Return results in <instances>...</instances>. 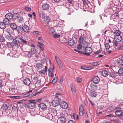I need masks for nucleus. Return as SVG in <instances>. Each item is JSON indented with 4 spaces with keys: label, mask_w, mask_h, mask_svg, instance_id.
Wrapping results in <instances>:
<instances>
[{
    "label": "nucleus",
    "mask_w": 123,
    "mask_h": 123,
    "mask_svg": "<svg viewBox=\"0 0 123 123\" xmlns=\"http://www.w3.org/2000/svg\"><path fill=\"white\" fill-rule=\"evenodd\" d=\"M15 38L13 39L12 42L14 46L18 48L20 47V44L23 43L26 44L27 42L25 40L23 39L20 36L15 37Z\"/></svg>",
    "instance_id": "f257e3e1"
},
{
    "label": "nucleus",
    "mask_w": 123,
    "mask_h": 123,
    "mask_svg": "<svg viewBox=\"0 0 123 123\" xmlns=\"http://www.w3.org/2000/svg\"><path fill=\"white\" fill-rule=\"evenodd\" d=\"M29 103L27 105V107L30 109H33L35 106L36 103V100H31L29 101Z\"/></svg>",
    "instance_id": "f03ea898"
},
{
    "label": "nucleus",
    "mask_w": 123,
    "mask_h": 123,
    "mask_svg": "<svg viewBox=\"0 0 123 123\" xmlns=\"http://www.w3.org/2000/svg\"><path fill=\"white\" fill-rule=\"evenodd\" d=\"M92 51L91 48L87 47L85 49V52L83 53V55H86L89 56L90 55V54L91 53Z\"/></svg>",
    "instance_id": "7ed1b4c3"
},
{
    "label": "nucleus",
    "mask_w": 123,
    "mask_h": 123,
    "mask_svg": "<svg viewBox=\"0 0 123 123\" xmlns=\"http://www.w3.org/2000/svg\"><path fill=\"white\" fill-rule=\"evenodd\" d=\"M60 117L58 118L60 122L62 123H64L66 121V118L65 117L64 115L63 114L62 112H61L60 113Z\"/></svg>",
    "instance_id": "20e7f679"
},
{
    "label": "nucleus",
    "mask_w": 123,
    "mask_h": 123,
    "mask_svg": "<svg viewBox=\"0 0 123 123\" xmlns=\"http://www.w3.org/2000/svg\"><path fill=\"white\" fill-rule=\"evenodd\" d=\"M38 12L40 18H43L46 17L45 14L43 12L42 10L41 9H39Z\"/></svg>",
    "instance_id": "39448f33"
},
{
    "label": "nucleus",
    "mask_w": 123,
    "mask_h": 123,
    "mask_svg": "<svg viewBox=\"0 0 123 123\" xmlns=\"http://www.w3.org/2000/svg\"><path fill=\"white\" fill-rule=\"evenodd\" d=\"M60 105L61 107L63 109H66L68 107V104L65 101H62L61 102V104Z\"/></svg>",
    "instance_id": "423d86ee"
},
{
    "label": "nucleus",
    "mask_w": 123,
    "mask_h": 123,
    "mask_svg": "<svg viewBox=\"0 0 123 123\" xmlns=\"http://www.w3.org/2000/svg\"><path fill=\"white\" fill-rule=\"evenodd\" d=\"M22 29L23 31L26 33H28L30 30L29 27L28 25H25L22 27Z\"/></svg>",
    "instance_id": "0eeeda50"
},
{
    "label": "nucleus",
    "mask_w": 123,
    "mask_h": 123,
    "mask_svg": "<svg viewBox=\"0 0 123 123\" xmlns=\"http://www.w3.org/2000/svg\"><path fill=\"white\" fill-rule=\"evenodd\" d=\"M122 39V38L120 36H116L114 38L115 41L117 42H121Z\"/></svg>",
    "instance_id": "6e6552de"
},
{
    "label": "nucleus",
    "mask_w": 123,
    "mask_h": 123,
    "mask_svg": "<svg viewBox=\"0 0 123 123\" xmlns=\"http://www.w3.org/2000/svg\"><path fill=\"white\" fill-rule=\"evenodd\" d=\"M122 113L123 111L121 110V108H117L115 112L117 116H119Z\"/></svg>",
    "instance_id": "1a4fd4ad"
},
{
    "label": "nucleus",
    "mask_w": 123,
    "mask_h": 123,
    "mask_svg": "<svg viewBox=\"0 0 123 123\" xmlns=\"http://www.w3.org/2000/svg\"><path fill=\"white\" fill-rule=\"evenodd\" d=\"M52 105L53 106L56 107L60 105V102H58L57 100H55L53 101L52 102Z\"/></svg>",
    "instance_id": "9d476101"
},
{
    "label": "nucleus",
    "mask_w": 123,
    "mask_h": 123,
    "mask_svg": "<svg viewBox=\"0 0 123 123\" xmlns=\"http://www.w3.org/2000/svg\"><path fill=\"white\" fill-rule=\"evenodd\" d=\"M92 81L94 83L97 84L100 81L99 78L98 76H95L93 78Z\"/></svg>",
    "instance_id": "9b49d317"
},
{
    "label": "nucleus",
    "mask_w": 123,
    "mask_h": 123,
    "mask_svg": "<svg viewBox=\"0 0 123 123\" xmlns=\"http://www.w3.org/2000/svg\"><path fill=\"white\" fill-rule=\"evenodd\" d=\"M23 82L24 84L27 86H29L31 83V81L30 79L28 78L24 79Z\"/></svg>",
    "instance_id": "f8f14e48"
},
{
    "label": "nucleus",
    "mask_w": 123,
    "mask_h": 123,
    "mask_svg": "<svg viewBox=\"0 0 123 123\" xmlns=\"http://www.w3.org/2000/svg\"><path fill=\"white\" fill-rule=\"evenodd\" d=\"M25 57L30 58L31 57L32 54L30 51H25Z\"/></svg>",
    "instance_id": "ddd939ff"
},
{
    "label": "nucleus",
    "mask_w": 123,
    "mask_h": 123,
    "mask_svg": "<svg viewBox=\"0 0 123 123\" xmlns=\"http://www.w3.org/2000/svg\"><path fill=\"white\" fill-rule=\"evenodd\" d=\"M67 42L68 44L70 46H73L75 44L74 41L70 38L68 39Z\"/></svg>",
    "instance_id": "4468645a"
},
{
    "label": "nucleus",
    "mask_w": 123,
    "mask_h": 123,
    "mask_svg": "<svg viewBox=\"0 0 123 123\" xmlns=\"http://www.w3.org/2000/svg\"><path fill=\"white\" fill-rule=\"evenodd\" d=\"M42 7L43 9L45 10H46L49 9V4L47 3H44L42 6Z\"/></svg>",
    "instance_id": "2eb2a0df"
},
{
    "label": "nucleus",
    "mask_w": 123,
    "mask_h": 123,
    "mask_svg": "<svg viewBox=\"0 0 123 123\" xmlns=\"http://www.w3.org/2000/svg\"><path fill=\"white\" fill-rule=\"evenodd\" d=\"M12 14L11 13H8L5 15L6 18H7L9 20L12 19Z\"/></svg>",
    "instance_id": "dca6fc26"
},
{
    "label": "nucleus",
    "mask_w": 123,
    "mask_h": 123,
    "mask_svg": "<svg viewBox=\"0 0 123 123\" xmlns=\"http://www.w3.org/2000/svg\"><path fill=\"white\" fill-rule=\"evenodd\" d=\"M118 73L117 72H110L109 75L113 78H115L117 76V74Z\"/></svg>",
    "instance_id": "f3484780"
},
{
    "label": "nucleus",
    "mask_w": 123,
    "mask_h": 123,
    "mask_svg": "<svg viewBox=\"0 0 123 123\" xmlns=\"http://www.w3.org/2000/svg\"><path fill=\"white\" fill-rule=\"evenodd\" d=\"M36 66V68L38 69H41L44 67V65L41 63H37Z\"/></svg>",
    "instance_id": "a211bd4d"
},
{
    "label": "nucleus",
    "mask_w": 123,
    "mask_h": 123,
    "mask_svg": "<svg viewBox=\"0 0 123 123\" xmlns=\"http://www.w3.org/2000/svg\"><path fill=\"white\" fill-rule=\"evenodd\" d=\"M17 19L18 21L20 23H23L24 22V19L21 16L19 15Z\"/></svg>",
    "instance_id": "6ab92c4d"
},
{
    "label": "nucleus",
    "mask_w": 123,
    "mask_h": 123,
    "mask_svg": "<svg viewBox=\"0 0 123 123\" xmlns=\"http://www.w3.org/2000/svg\"><path fill=\"white\" fill-rule=\"evenodd\" d=\"M16 30L18 33L22 34L23 32V30L22 27L20 26H18Z\"/></svg>",
    "instance_id": "aec40b11"
},
{
    "label": "nucleus",
    "mask_w": 123,
    "mask_h": 123,
    "mask_svg": "<svg viewBox=\"0 0 123 123\" xmlns=\"http://www.w3.org/2000/svg\"><path fill=\"white\" fill-rule=\"evenodd\" d=\"M101 74L104 76L105 77L109 75L108 72L105 70H103L101 72Z\"/></svg>",
    "instance_id": "412c9836"
},
{
    "label": "nucleus",
    "mask_w": 123,
    "mask_h": 123,
    "mask_svg": "<svg viewBox=\"0 0 123 123\" xmlns=\"http://www.w3.org/2000/svg\"><path fill=\"white\" fill-rule=\"evenodd\" d=\"M11 28L13 30H16L17 28L16 24L14 23H12L10 24Z\"/></svg>",
    "instance_id": "4be33fe9"
},
{
    "label": "nucleus",
    "mask_w": 123,
    "mask_h": 123,
    "mask_svg": "<svg viewBox=\"0 0 123 123\" xmlns=\"http://www.w3.org/2000/svg\"><path fill=\"white\" fill-rule=\"evenodd\" d=\"M39 107L42 109H44L46 108V106L45 104L42 103L39 104Z\"/></svg>",
    "instance_id": "5701e85b"
},
{
    "label": "nucleus",
    "mask_w": 123,
    "mask_h": 123,
    "mask_svg": "<svg viewBox=\"0 0 123 123\" xmlns=\"http://www.w3.org/2000/svg\"><path fill=\"white\" fill-rule=\"evenodd\" d=\"M5 37L7 39L9 40H12V39L13 40V37L10 34L6 35Z\"/></svg>",
    "instance_id": "b1692460"
},
{
    "label": "nucleus",
    "mask_w": 123,
    "mask_h": 123,
    "mask_svg": "<svg viewBox=\"0 0 123 123\" xmlns=\"http://www.w3.org/2000/svg\"><path fill=\"white\" fill-rule=\"evenodd\" d=\"M3 22L6 25H7L10 24V20L7 18H5Z\"/></svg>",
    "instance_id": "393cba45"
},
{
    "label": "nucleus",
    "mask_w": 123,
    "mask_h": 123,
    "mask_svg": "<svg viewBox=\"0 0 123 123\" xmlns=\"http://www.w3.org/2000/svg\"><path fill=\"white\" fill-rule=\"evenodd\" d=\"M51 113L54 116H56L57 114H58L57 112V111L55 110V109L52 108L51 109Z\"/></svg>",
    "instance_id": "a878e982"
},
{
    "label": "nucleus",
    "mask_w": 123,
    "mask_h": 123,
    "mask_svg": "<svg viewBox=\"0 0 123 123\" xmlns=\"http://www.w3.org/2000/svg\"><path fill=\"white\" fill-rule=\"evenodd\" d=\"M45 118L50 120H51L53 119V115L52 114L49 113L48 115L46 116Z\"/></svg>",
    "instance_id": "bb28decb"
},
{
    "label": "nucleus",
    "mask_w": 123,
    "mask_h": 123,
    "mask_svg": "<svg viewBox=\"0 0 123 123\" xmlns=\"http://www.w3.org/2000/svg\"><path fill=\"white\" fill-rule=\"evenodd\" d=\"M43 19L44 20L45 22L47 24L49 23L50 21V18L49 17H47L46 16V17H45V18H44Z\"/></svg>",
    "instance_id": "cd10ccee"
},
{
    "label": "nucleus",
    "mask_w": 123,
    "mask_h": 123,
    "mask_svg": "<svg viewBox=\"0 0 123 123\" xmlns=\"http://www.w3.org/2000/svg\"><path fill=\"white\" fill-rule=\"evenodd\" d=\"M19 15L18 14L15 13H14L13 14H12V19L13 20H15L17 19Z\"/></svg>",
    "instance_id": "c85d7f7f"
},
{
    "label": "nucleus",
    "mask_w": 123,
    "mask_h": 123,
    "mask_svg": "<svg viewBox=\"0 0 123 123\" xmlns=\"http://www.w3.org/2000/svg\"><path fill=\"white\" fill-rule=\"evenodd\" d=\"M6 25L3 22L0 23V28L2 29H5L6 27Z\"/></svg>",
    "instance_id": "c756f323"
},
{
    "label": "nucleus",
    "mask_w": 123,
    "mask_h": 123,
    "mask_svg": "<svg viewBox=\"0 0 123 123\" xmlns=\"http://www.w3.org/2000/svg\"><path fill=\"white\" fill-rule=\"evenodd\" d=\"M97 95V93L95 91H92L90 93V96L92 98L95 97Z\"/></svg>",
    "instance_id": "7c9ffc66"
},
{
    "label": "nucleus",
    "mask_w": 123,
    "mask_h": 123,
    "mask_svg": "<svg viewBox=\"0 0 123 123\" xmlns=\"http://www.w3.org/2000/svg\"><path fill=\"white\" fill-rule=\"evenodd\" d=\"M32 55L34 54L37 51L35 48H32L31 51H30Z\"/></svg>",
    "instance_id": "2f4dec72"
},
{
    "label": "nucleus",
    "mask_w": 123,
    "mask_h": 123,
    "mask_svg": "<svg viewBox=\"0 0 123 123\" xmlns=\"http://www.w3.org/2000/svg\"><path fill=\"white\" fill-rule=\"evenodd\" d=\"M1 109L4 111H6L8 109L7 105L4 104L2 106Z\"/></svg>",
    "instance_id": "473e14b6"
},
{
    "label": "nucleus",
    "mask_w": 123,
    "mask_h": 123,
    "mask_svg": "<svg viewBox=\"0 0 123 123\" xmlns=\"http://www.w3.org/2000/svg\"><path fill=\"white\" fill-rule=\"evenodd\" d=\"M96 84L92 83L90 85L91 88L93 90L96 89H97V86L95 85Z\"/></svg>",
    "instance_id": "72a5a7b5"
},
{
    "label": "nucleus",
    "mask_w": 123,
    "mask_h": 123,
    "mask_svg": "<svg viewBox=\"0 0 123 123\" xmlns=\"http://www.w3.org/2000/svg\"><path fill=\"white\" fill-rule=\"evenodd\" d=\"M41 85V81L40 80H38L36 81L35 84V86L37 87H39Z\"/></svg>",
    "instance_id": "f704fd0d"
},
{
    "label": "nucleus",
    "mask_w": 123,
    "mask_h": 123,
    "mask_svg": "<svg viewBox=\"0 0 123 123\" xmlns=\"http://www.w3.org/2000/svg\"><path fill=\"white\" fill-rule=\"evenodd\" d=\"M114 33L116 35V36H120L121 32L119 30H116L114 31Z\"/></svg>",
    "instance_id": "c9c22d12"
},
{
    "label": "nucleus",
    "mask_w": 123,
    "mask_h": 123,
    "mask_svg": "<svg viewBox=\"0 0 123 123\" xmlns=\"http://www.w3.org/2000/svg\"><path fill=\"white\" fill-rule=\"evenodd\" d=\"M49 111L48 110L46 109L43 111V116L45 117L46 116L48 115L49 114Z\"/></svg>",
    "instance_id": "e433bc0d"
},
{
    "label": "nucleus",
    "mask_w": 123,
    "mask_h": 123,
    "mask_svg": "<svg viewBox=\"0 0 123 123\" xmlns=\"http://www.w3.org/2000/svg\"><path fill=\"white\" fill-rule=\"evenodd\" d=\"M6 44L7 47L9 48H12L13 47L12 43H11L7 42Z\"/></svg>",
    "instance_id": "4c0bfd02"
},
{
    "label": "nucleus",
    "mask_w": 123,
    "mask_h": 123,
    "mask_svg": "<svg viewBox=\"0 0 123 123\" xmlns=\"http://www.w3.org/2000/svg\"><path fill=\"white\" fill-rule=\"evenodd\" d=\"M55 100H57L58 102H60V104L61 103V99L60 98H59V96L57 95L56 96L55 98Z\"/></svg>",
    "instance_id": "58836bf2"
},
{
    "label": "nucleus",
    "mask_w": 123,
    "mask_h": 123,
    "mask_svg": "<svg viewBox=\"0 0 123 123\" xmlns=\"http://www.w3.org/2000/svg\"><path fill=\"white\" fill-rule=\"evenodd\" d=\"M71 88L72 91L73 92H76L75 88L73 84H72L71 85Z\"/></svg>",
    "instance_id": "ea45409f"
},
{
    "label": "nucleus",
    "mask_w": 123,
    "mask_h": 123,
    "mask_svg": "<svg viewBox=\"0 0 123 123\" xmlns=\"http://www.w3.org/2000/svg\"><path fill=\"white\" fill-rule=\"evenodd\" d=\"M105 48L107 49H109L110 47L109 43H105Z\"/></svg>",
    "instance_id": "a19ab883"
},
{
    "label": "nucleus",
    "mask_w": 123,
    "mask_h": 123,
    "mask_svg": "<svg viewBox=\"0 0 123 123\" xmlns=\"http://www.w3.org/2000/svg\"><path fill=\"white\" fill-rule=\"evenodd\" d=\"M6 31L7 33L9 34H10L12 32V30L9 28L7 29L6 30Z\"/></svg>",
    "instance_id": "79ce46f5"
},
{
    "label": "nucleus",
    "mask_w": 123,
    "mask_h": 123,
    "mask_svg": "<svg viewBox=\"0 0 123 123\" xmlns=\"http://www.w3.org/2000/svg\"><path fill=\"white\" fill-rule=\"evenodd\" d=\"M40 52H41L40 51H39L38 52V51L35 54V55L34 56L35 57L37 58L39 57V54Z\"/></svg>",
    "instance_id": "37998d69"
},
{
    "label": "nucleus",
    "mask_w": 123,
    "mask_h": 123,
    "mask_svg": "<svg viewBox=\"0 0 123 123\" xmlns=\"http://www.w3.org/2000/svg\"><path fill=\"white\" fill-rule=\"evenodd\" d=\"M57 80L58 79L57 77L54 78L52 80L51 83L52 84H54L57 81Z\"/></svg>",
    "instance_id": "c03bdc74"
},
{
    "label": "nucleus",
    "mask_w": 123,
    "mask_h": 123,
    "mask_svg": "<svg viewBox=\"0 0 123 123\" xmlns=\"http://www.w3.org/2000/svg\"><path fill=\"white\" fill-rule=\"evenodd\" d=\"M5 40L4 37L2 36H0V41L1 42H4Z\"/></svg>",
    "instance_id": "a18cd8bd"
},
{
    "label": "nucleus",
    "mask_w": 123,
    "mask_h": 123,
    "mask_svg": "<svg viewBox=\"0 0 123 123\" xmlns=\"http://www.w3.org/2000/svg\"><path fill=\"white\" fill-rule=\"evenodd\" d=\"M118 73L120 74H123V68H120L118 71Z\"/></svg>",
    "instance_id": "49530a36"
},
{
    "label": "nucleus",
    "mask_w": 123,
    "mask_h": 123,
    "mask_svg": "<svg viewBox=\"0 0 123 123\" xmlns=\"http://www.w3.org/2000/svg\"><path fill=\"white\" fill-rule=\"evenodd\" d=\"M11 91H12V93L13 94H15L16 93V89L15 88H13L11 89Z\"/></svg>",
    "instance_id": "de8ad7c7"
},
{
    "label": "nucleus",
    "mask_w": 123,
    "mask_h": 123,
    "mask_svg": "<svg viewBox=\"0 0 123 123\" xmlns=\"http://www.w3.org/2000/svg\"><path fill=\"white\" fill-rule=\"evenodd\" d=\"M84 111V109L83 107V105L82 104H81L80 105L79 107V111Z\"/></svg>",
    "instance_id": "09e8293b"
},
{
    "label": "nucleus",
    "mask_w": 123,
    "mask_h": 123,
    "mask_svg": "<svg viewBox=\"0 0 123 123\" xmlns=\"http://www.w3.org/2000/svg\"><path fill=\"white\" fill-rule=\"evenodd\" d=\"M49 31L50 33L51 34H53L54 33V32H55V31L53 29V28L51 27V28H50L49 30Z\"/></svg>",
    "instance_id": "8fccbe9b"
},
{
    "label": "nucleus",
    "mask_w": 123,
    "mask_h": 123,
    "mask_svg": "<svg viewBox=\"0 0 123 123\" xmlns=\"http://www.w3.org/2000/svg\"><path fill=\"white\" fill-rule=\"evenodd\" d=\"M38 76H36L34 77L33 78V80L34 81V82H36V81H37L38 80Z\"/></svg>",
    "instance_id": "3c124183"
},
{
    "label": "nucleus",
    "mask_w": 123,
    "mask_h": 123,
    "mask_svg": "<svg viewBox=\"0 0 123 123\" xmlns=\"http://www.w3.org/2000/svg\"><path fill=\"white\" fill-rule=\"evenodd\" d=\"M11 97L12 98L16 99H19L20 98V96H11Z\"/></svg>",
    "instance_id": "603ef678"
},
{
    "label": "nucleus",
    "mask_w": 123,
    "mask_h": 123,
    "mask_svg": "<svg viewBox=\"0 0 123 123\" xmlns=\"http://www.w3.org/2000/svg\"><path fill=\"white\" fill-rule=\"evenodd\" d=\"M33 33L34 35L35 36H37L39 34V32L37 31H34L33 32Z\"/></svg>",
    "instance_id": "864d4df0"
},
{
    "label": "nucleus",
    "mask_w": 123,
    "mask_h": 123,
    "mask_svg": "<svg viewBox=\"0 0 123 123\" xmlns=\"http://www.w3.org/2000/svg\"><path fill=\"white\" fill-rule=\"evenodd\" d=\"M83 9H87L89 8V6L88 4H86L85 5H84L83 6Z\"/></svg>",
    "instance_id": "5fc2aeb1"
},
{
    "label": "nucleus",
    "mask_w": 123,
    "mask_h": 123,
    "mask_svg": "<svg viewBox=\"0 0 123 123\" xmlns=\"http://www.w3.org/2000/svg\"><path fill=\"white\" fill-rule=\"evenodd\" d=\"M83 41V38L82 37H80L79 40V42L80 43H82Z\"/></svg>",
    "instance_id": "6e6d98bb"
},
{
    "label": "nucleus",
    "mask_w": 123,
    "mask_h": 123,
    "mask_svg": "<svg viewBox=\"0 0 123 123\" xmlns=\"http://www.w3.org/2000/svg\"><path fill=\"white\" fill-rule=\"evenodd\" d=\"M118 64L122 66H123V61H122L121 58V59H120V60L118 62Z\"/></svg>",
    "instance_id": "4d7b16f0"
},
{
    "label": "nucleus",
    "mask_w": 123,
    "mask_h": 123,
    "mask_svg": "<svg viewBox=\"0 0 123 123\" xmlns=\"http://www.w3.org/2000/svg\"><path fill=\"white\" fill-rule=\"evenodd\" d=\"M12 110H13L14 111L17 110V108L16 106V105H13L12 107Z\"/></svg>",
    "instance_id": "13d9d810"
},
{
    "label": "nucleus",
    "mask_w": 123,
    "mask_h": 123,
    "mask_svg": "<svg viewBox=\"0 0 123 123\" xmlns=\"http://www.w3.org/2000/svg\"><path fill=\"white\" fill-rule=\"evenodd\" d=\"M84 112L83 111H80L79 115L81 117L83 116L84 115Z\"/></svg>",
    "instance_id": "bf43d9fd"
},
{
    "label": "nucleus",
    "mask_w": 123,
    "mask_h": 123,
    "mask_svg": "<svg viewBox=\"0 0 123 123\" xmlns=\"http://www.w3.org/2000/svg\"><path fill=\"white\" fill-rule=\"evenodd\" d=\"M57 63L60 68H62V64L61 63V61L58 62Z\"/></svg>",
    "instance_id": "052dcab7"
},
{
    "label": "nucleus",
    "mask_w": 123,
    "mask_h": 123,
    "mask_svg": "<svg viewBox=\"0 0 123 123\" xmlns=\"http://www.w3.org/2000/svg\"><path fill=\"white\" fill-rule=\"evenodd\" d=\"M76 79L77 81L79 83H80L82 81V79L79 77L77 78Z\"/></svg>",
    "instance_id": "680f3d73"
},
{
    "label": "nucleus",
    "mask_w": 123,
    "mask_h": 123,
    "mask_svg": "<svg viewBox=\"0 0 123 123\" xmlns=\"http://www.w3.org/2000/svg\"><path fill=\"white\" fill-rule=\"evenodd\" d=\"M46 61V60L44 58L42 59H41L40 63L43 65V64L45 63Z\"/></svg>",
    "instance_id": "e2e57ef3"
},
{
    "label": "nucleus",
    "mask_w": 123,
    "mask_h": 123,
    "mask_svg": "<svg viewBox=\"0 0 123 123\" xmlns=\"http://www.w3.org/2000/svg\"><path fill=\"white\" fill-rule=\"evenodd\" d=\"M54 75L53 74L52 72H51L48 73V76L49 77H53Z\"/></svg>",
    "instance_id": "0e129e2a"
},
{
    "label": "nucleus",
    "mask_w": 123,
    "mask_h": 123,
    "mask_svg": "<svg viewBox=\"0 0 123 123\" xmlns=\"http://www.w3.org/2000/svg\"><path fill=\"white\" fill-rule=\"evenodd\" d=\"M99 64V62H94L92 64V66H97Z\"/></svg>",
    "instance_id": "69168bd1"
},
{
    "label": "nucleus",
    "mask_w": 123,
    "mask_h": 123,
    "mask_svg": "<svg viewBox=\"0 0 123 123\" xmlns=\"http://www.w3.org/2000/svg\"><path fill=\"white\" fill-rule=\"evenodd\" d=\"M25 9L28 11H30L31 10V8L29 7L25 6Z\"/></svg>",
    "instance_id": "338daca9"
},
{
    "label": "nucleus",
    "mask_w": 123,
    "mask_h": 123,
    "mask_svg": "<svg viewBox=\"0 0 123 123\" xmlns=\"http://www.w3.org/2000/svg\"><path fill=\"white\" fill-rule=\"evenodd\" d=\"M81 68L84 70H87V66H81Z\"/></svg>",
    "instance_id": "774afa93"
}]
</instances>
